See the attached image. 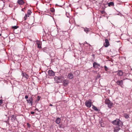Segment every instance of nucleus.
Segmentation results:
<instances>
[{"label":"nucleus","instance_id":"f3484780","mask_svg":"<svg viewBox=\"0 0 132 132\" xmlns=\"http://www.w3.org/2000/svg\"><path fill=\"white\" fill-rule=\"evenodd\" d=\"M107 4L109 6H114V3L113 2H111L109 3H108Z\"/></svg>","mask_w":132,"mask_h":132},{"label":"nucleus","instance_id":"58836bf2","mask_svg":"<svg viewBox=\"0 0 132 132\" xmlns=\"http://www.w3.org/2000/svg\"><path fill=\"white\" fill-rule=\"evenodd\" d=\"M1 34H0V36H1Z\"/></svg>","mask_w":132,"mask_h":132},{"label":"nucleus","instance_id":"cd10ccee","mask_svg":"<svg viewBox=\"0 0 132 132\" xmlns=\"http://www.w3.org/2000/svg\"><path fill=\"white\" fill-rule=\"evenodd\" d=\"M46 48H44L43 49V51L44 52H46L47 51V50H46Z\"/></svg>","mask_w":132,"mask_h":132},{"label":"nucleus","instance_id":"ea45409f","mask_svg":"<svg viewBox=\"0 0 132 132\" xmlns=\"http://www.w3.org/2000/svg\"><path fill=\"white\" fill-rule=\"evenodd\" d=\"M125 80V79H123V80Z\"/></svg>","mask_w":132,"mask_h":132},{"label":"nucleus","instance_id":"a19ab883","mask_svg":"<svg viewBox=\"0 0 132 132\" xmlns=\"http://www.w3.org/2000/svg\"><path fill=\"white\" fill-rule=\"evenodd\" d=\"M86 43H87V42H86Z\"/></svg>","mask_w":132,"mask_h":132},{"label":"nucleus","instance_id":"1a4fd4ad","mask_svg":"<svg viewBox=\"0 0 132 132\" xmlns=\"http://www.w3.org/2000/svg\"><path fill=\"white\" fill-rule=\"evenodd\" d=\"M116 83L118 85L121 86L123 84V80H121L120 81L118 80L117 81Z\"/></svg>","mask_w":132,"mask_h":132},{"label":"nucleus","instance_id":"a878e982","mask_svg":"<svg viewBox=\"0 0 132 132\" xmlns=\"http://www.w3.org/2000/svg\"><path fill=\"white\" fill-rule=\"evenodd\" d=\"M19 27L18 26H14L12 27V28L14 29H16Z\"/></svg>","mask_w":132,"mask_h":132},{"label":"nucleus","instance_id":"72a5a7b5","mask_svg":"<svg viewBox=\"0 0 132 132\" xmlns=\"http://www.w3.org/2000/svg\"><path fill=\"white\" fill-rule=\"evenodd\" d=\"M35 110H37V111H38V109H37V108H36L35 109Z\"/></svg>","mask_w":132,"mask_h":132},{"label":"nucleus","instance_id":"4be33fe9","mask_svg":"<svg viewBox=\"0 0 132 132\" xmlns=\"http://www.w3.org/2000/svg\"><path fill=\"white\" fill-rule=\"evenodd\" d=\"M110 102V101L109 100L106 99L105 101V103L106 104H108Z\"/></svg>","mask_w":132,"mask_h":132},{"label":"nucleus","instance_id":"39448f33","mask_svg":"<svg viewBox=\"0 0 132 132\" xmlns=\"http://www.w3.org/2000/svg\"><path fill=\"white\" fill-rule=\"evenodd\" d=\"M74 76L72 73L70 72L68 73V78L70 79H71L73 78Z\"/></svg>","mask_w":132,"mask_h":132},{"label":"nucleus","instance_id":"7ed1b4c3","mask_svg":"<svg viewBox=\"0 0 132 132\" xmlns=\"http://www.w3.org/2000/svg\"><path fill=\"white\" fill-rule=\"evenodd\" d=\"M85 104L87 107L90 108L92 105V102L90 101H87L85 102Z\"/></svg>","mask_w":132,"mask_h":132},{"label":"nucleus","instance_id":"b1692460","mask_svg":"<svg viewBox=\"0 0 132 132\" xmlns=\"http://www.w3.org/2000/svg\"><path fill=\"white\" fill-rule=\"evenodd\" d=\"M124 117L126 119H128L129 118V116L127 114H125L124 115Z\"/></svg>","mask_w":132,"mask_h":132},{"label":"nucleus","instance_id":"f8f14e48","mask_svg":"<svg viewBox=\"0 0 132 132\" xmlns=\"http://www.w3.org/2000/svg\"><path fill=\"white\" fill-rule=\"evenodd\" d=\"M117 72V75L119 76H122L123 74V72L121 70H119Z\"/></svg>","mask_w":132,"mask_h":132},{"label":"nucleus","instance_id":"f704fd0d","mask_svg":"<svg viewBox=\"0 0 132 132\" xmlns=\"http://www.w3.org/2000/svg\"><path fill=\"white\" fill-rule=\"evenodd\" d=\"M92 56L94 57L95 56V55L94 54H93L92 55Z\"/></svg>","mask_w":132,"mask_h":132},{"label":"nucleus","instance_id":"5701e85b","mask_svg":"<svg viewBox=\"0 0 132 132\" xmlns=\"http://www.w3.org/2000/svg\"><path fill=\"white\" fill-rule=\"evenodd\" d=\"M31 13V11L30 10H28L27 13V15L29 16Z\"/></svg>","mask_w":132,"mask_h":132},{"label":"nucleus","instance_id":"0eeeda50","mask_svg":"<svg viewBox=\"0 0 132 132\" xmlns=\"http://www.w3.org/2000/svg\"><path fill=\"white\" fill-rule=\"evenodd\" d=\"M48 75L50 76H53L55 75V73L52 70H50L48 71Z\"/></svg>","mask_w":132,"mask_h":132},{"label":"nucleus","instance_id":"4468645a","mask_svg":"<svg viewBox=\"0 0 132 132\" xmlns=\"http://www.w3.org/2000/svg\"><path fill=\"white\" fill-rule=\"evenodd\" d=\"M20 5H22L24 3L23 0H18L17 2Z\"/></svg>","mask_w":132,"mask_h":132},{"label":"nucleus","instance_id":"a211bd4d","mask_svg":"<svg viewBox=\"0 0 132 132\" xmlns=\"http://www.w3.org/2000/svg\"><path fill=\"white\" fill-rule=\"evenodd\" d=\"M93 107L92 108L95 111H99L100 110L99 109H97L95 106H94L93 105H92Z\"/></svg>","mask_w":132,"mask_h":132},{"label":"nucleus","instance_id":"412c9836","mask_svg":"<svg viewBox=\"0 0 132 132\" xmlns=\"http://www.w3.org/2000/svg\"><path fill=\"white\" fill-rule=\"evenodd\" d=\"M89 30L90 29L86 28H84V30L86 33H87L88 32L90 31Z\"/></svg>","mask_w":132,"mask_h":132},{"label":"nucleus","instance_id":"c756f323","mask_svg":"<svg viewBox=\"0 0 132 132\" xmlns=\"http://www.w3.org/2000/svg\"><path fill=\"white\" fill-rule=\"evenodd\" d=\"M104 68L105 70L106 71H107L108 69V68H107V67L106 66H104Z\"/></svg>","mask_w":132,"mask_h":132},{"label":"nucleus","instance_id":"4c0bfd02","mask_svg":"<svg viewBox=\"0 0 132 132\" xmlns=\"http://www.w3.org/2000/svg\"><path fill=\"white\" fill-rule=\"evenodd\" d=\"M23 9H22V11H23Z\"/></svg>","mask_w":132,"mask_h":132},{"label":"nucleus","instance_id":"9b49d317","mask_svg":"<svg viewBox=\"0 0 132 132\" xmlns=\"http://www.w3.org/2000/svg\"><path fill=\"white\" fill-rule=\"evenodd\" d=\"M100 65L98 63L94 62L93 63V67L94 68H98V66H100Z\"/></svg>","mask_w":132,"mask_h":132},{"label":"nucleus","instance_id":"ddd939ff","mask_svg":"<svg viewBox=\"0 0 132 132\" xmlns=\"http://www.w3.org/2000/svg\"><path fill=\"white\" fill-rule=\"evenodd\" d=\"M23 77L24 78H26V79H27L29 77V76L26 73H22Z\"/></svg>","mask_w":132,"mask_h":132},{"label":"nucleus","instance_id":"6e6552de","mask_svg":"<svg viewBox=\"0 0 132 132\" xmlns=\"http://www.w3.org/2000/svg\"><path fill=\"white\" fill-rule=\"evenodd\" d=\"M63 86H66L69 84V80L67 79H64L63 81Z\"/></svg>","mask_w":132,"mask_h":132},{"label":"nucleus","instance_id":"dca6fc26","mask_svg":"<svg viewBox=\"0 0 132 132\" xmlns=\"http://www.w3.org/2000/svg\"><path fill=\"white\" fill-rule=\"evenodd\" d=\"M60 121H61V119L59 118H57L56 119L55 121L56 123L57 124H59L60 123Z\"/></svg>","mask_w":132,"mask_h":132},{"label":"nucleus","instance_id":"c9c22d12","mask_svg":"<svg viewBox=\"0 0 132 132\" xmlns=\"http://www.w3.org/2000/svg\"><path fill=\"white\" fill-rule=\"evenodd\" d=\"M50 105L51 106H53V105L51 104H50Z\"/></svg>","mask_w":132,"mask_h":132},{"label":"nucleus","instance_id":"7c9ffc66","mask_svg":"<svg viewBox=\"0 0 132 132\" xmlns=\"http://www.w3.org/2000/svg\"><path fill=\"white\" fill-rule=\"evenodd\" d=\"M3 103V100H0V105Z\"/></svg>","mask_w":132,"mask_h":132},{"label":"nucleus","instance_id":"bb28decb","mask_svg":"<svg viewBox=\"0 0 132 132\" xmlns=\"http://www.w3.org/2000/svg\"><path fill=\"white\" fill-rule=\"evenodd\" d=\"M50 11L52 13H53L55 12V9L54 8H52L50 10Z\"/></svg>","mask_w":132,"mask_h":132},{"label":"nucleus","instance_id":"393cba45","mask_svg":"<svg viewBox=\"0 0 132 132\" xmlns=\"http://www.w3.org/2000/svg\"><path fill=\"white\" fill-rule=\"evenodd\" d=\"M29 15H27L26 14H25V15L24 17V20H26L27 19V17H29Z\"/></svg>","mask_w":132,"mask_h":132},{"label":"nucleus","instance_id":"2eb2a0df","mask_svg":"<svg viewBox=\"0 0 132 132\" xmlns=\"http://www.w3.org/2000/svg\"><path fill=\"white\" fill-rule=\"evenodd\" d=\"M120 129V128L118 127H115L114 128V132H118Z\"/></svg>","mask_w":132,"mask_h":132},{"label":"nucleus","instance_id":"f03ea898","mask_svg":"<svg viewBox=\"0 0 132 132\" xmlns=\"http://www.w3.org/2000/svg\"><path fill=\"white\" fill-rule=\"evenodd\" d=\"M63 77L62 76L55 77L54 79L55 81L57 83H61L63 81Z\"/></svg>","mask_w":132,"mask_h":132},{"label":"nucleus","instance_id":"423d86ee","mask_svg":"<svg viewBox=\"0 0 132 132\" xmlns=\"http://www.w3.org/2000/svg\"><path fill=\"white\" fill-rule=\"evenodd\" d=\"M27 101L28 103H29L31 104V106L32 105V101H33V99L32 98V97H30L29 98V100H27Z\"/></svg>","mask_w":132,"mask_h":132},{"label":"nucleus","instance_id":"c85d7f7f","mask_svg":"<svg viewBox=\"0 0 132 132\" xmlns=\"http://www.w3.org/2000/svg\"><path fill=\"white\" fill-rule=\"evenodd\" d=\"M40 97L39 96H38L37 97V101H38L40 99Z\"/></svg>","mask_w":132,"mask_h":132},{"label":"nucleus","instance_id":"6ab92c4d","mask_svg":"<svg viewBox=\"0 0 132 132\" xmlns=\"http://www.w3.org/2000/svg\"><path fill=\"white\" fill-rule=\"evenodd\" d=\"M36 44L37 45L38 47L39 48H41V45L40 44V42L37 41H36Z\"/></svg>","mask_w":132,"mask_h":132},{"label":"nucleus","instance_id":"aec40b11","mask_svg":"<svg viewBox=\"0 0 132 132\" xmlns=\"http://www.w3.org/2000/svg\"><path fill=\"white\" fill-rule=\"evenodd\" d=\"M112 104L113 103L111 102H110L107 105H108V107L109 108H111L112 107Z\"/></svg>","mask_w":132,"mask_h":132},{"label":"nucleus","instance_id":"e433bc0d","mask_svg":"<svg viewBox=\"0 0 132 132\" xmlns=\"http://www.w3.org/2000/svg\"><path fill=\"white\" fill-rule=\"evenodd\" d=\"M59 128H61V126H59Z\"/></svg>","mask_w":132,"mask_h":132},{"label":"nucleus","instance_id":"79ce46f5","mask_svg":"<svg viewBox=\"0 0 132 132\" xmlns=\"http://www.w3.org/2000/svg\"><path fill=\"white\" fill-rule=\"evenodd\" d=\"M76 72H76H76H75V73Z\"/></svg>","mask_w":132,"mask_h":132},{"label":"nucleus","instance_id":"473e14b6","mask_svg":"<svg viewBox=\"0 0 132 132\" xmlns=\"http://www.w3.org/2000/svg\"><path fill=\"white\" fill-rule=\"evenodd\" d=\"M35 113V112L33 111H31V114H33Z\"/></svg>","mask_w":132,"mask_h":132},{"label":"nucleus","instance_id":"9d476101","mask_svg":"<svg viewBox=\"0 0 132 132\" xmlns=\"http://www.w3.org/2000/svg\"><path fill=\"white\" fill-rule=\"evenodd\" d=\"M11 120L12 121L14 122L16 119V116L13 115L11 116Z\"/></svg>","mask_w":132,"mask_h":132},{"label":"nucleus","instance_id":"20e7f679","mask_svg":"<svg viewBox=\"0 0 132 132\" xmlns=\"http://www.w3.org/2000/svg\"><path fill=\"white\" fill-rule=\"evenodd\" d=\"M109 45V43L108 40L107 39H105V43L104 44V46L105 47H107Z\"/></svg>","mask_w":132,"mask_h":132},{"label":"nucleus","instance_id":"2f4dec72","mask_svg":"<svg viewBox=\"0 0 132 132\" xmlns=\"http://www.w3.org/2000/svg\"><path fill=\"white\" fill-rule=\"evenodd\" d=\"M28 96L27 95H26L25 96V98L27 99L28 98Z\"/></svg>","mask_w":132,"mask_h":132},{"label":"nucleus","instance_id":"f257e3e1","mask_svg":"<svg viewBox=\"0 0 132 132\" xmlns=\"http://www.w3.org/2000/svg\"><path fill=\"white\" fill-rule=\"evenodd\" d=\"M111 122L114 125H118L120 127H122V123L121 121L119 119L115 120L112 121Z\"/></svg>","mask_w":132,"mask_h":132}]
</instances>
